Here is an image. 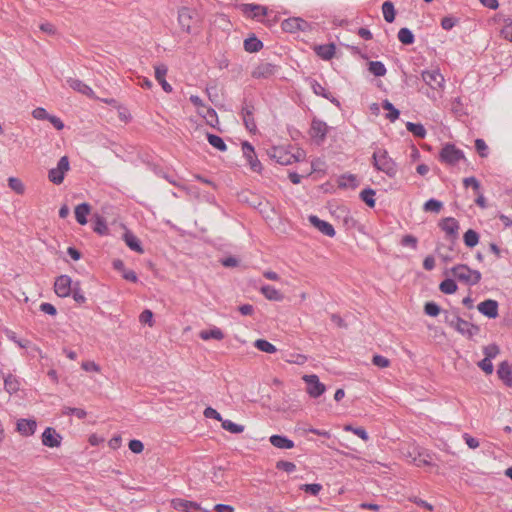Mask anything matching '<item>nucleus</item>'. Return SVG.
I'll use <instances>...</instances> for the list:
<instances>
[{"mask_svg":"<svg viewBox=\"0 0 512 512\" xmlns=\"http://www.w3.org/2000/svg\"><path fill=\"white\" fill-rule=\"evenodd\" d=\"M375 194L374 189L367 187L360 192L359 197L369 208H374L376 205Z\"/></svg>","mask_w":512,"mask_h":512,"instance_id":"nucleus-34","label":"nucleus"},{"mask_svg":"<svg viewBox=\"0 0 512 512\" xmlns=\"http://www.w3.org/2000/svg\"><path fill=\"white\" fill-rule=\"evenodd\" d=\"M398 39L403 45H412L415 42L413 32L406 27H403L398 31Z\"/></svg>","mask_w":512,"mask_h":512,"instance_id":"nucleus-41","label":"nucleus"},{"mask_svg":"<svg viewBox=\"0 0 512 512\" xmlns=\"http://www.w3.org/2000/svg\"><path fill=\"white\" fill-rule=\"evenodd\" d=\"M276 469L292 473L296 470V465L290 461L279 460L276 462Z\"/></svg>","mask_w":512,"mask_h":512,"instance_id":"nucleus-60","label":"nucleus"},{"mask_svg":"<svg viewBox=\"0 0 512 512\" xmlns=\"http://www.w3.org/2000/svg\"><path fill=\"white\" fill-rule=\"evenodd\" d=\"M406 129L415 137L423 139L426 136V129L421 123L407 122Z\"/></svg>","mask_w":512,"mask_h":512,"instance_id":"nucleus-38","label":"nucleus"},{"mask_svg":"<svg viewBox=\"0 0 512 512\" xmlns=\"http://www.w3.org/2000/svg\"><path fill=\"white\" fill-rule=\"evenodd\" d=\"M439 160L450 166L456 165L461 160H466L464 152L452 143H446L440 153Z\"/></svg>","mask_w":512,"mask_h":512,"instance_id":"nucleus-2","label":"nucleus"},{"mask_svg":"<svg viewBox=\"0 0 512 512\" xmlns=\"http://www.w3.org/2000/svg\"><path fill=\"white\" fill-rule=\"evenodd\" d=\"M270 159L280 165H289L299 161L298 156L287 151L283 146H272L266 150Z\"/></svg>","mask_w":512,"mask_h":512,"instance_id":"nucleus-3","label":"nucleus"},{"mask_svg":"<svg viewBox=\"0 0 512 512\" xmlns=\"http://www.w3.org/2000/svg\"><path fill=\"white\" fill-rule=\"evenodd\" d=\"M92 230L100 236L109 235V228L107 226L106 219L99 215H93L92 219Z\"/></svg>","mask_w":512,"mask_h":512,"instance_id":"nucleus-23","label":"nucleus"},{"mask_svg":"<svg viewBox=\"0 0 512 512\" xmlns=\"http://www.w3.org/2000/svg\"><path fill=\"white\" fill-rule=\"evenodd\" d=\"M139 321L142 324H148L150 327L153 326V312L149 309H145L139 316Z\"/></svg>","mask_w":512,"mask_h":512,"instance_id":"nucleus-64","label":"nucleus"},{"mask_svg":"<svg viewBox=\"0 0 512 512\" xmlns=\"http://www.w3.org/2000/svg\"><path fill=\"white\" fill-rule=\"evenodd\" d=\"M168 68L165 64H159L155 66V78L158 83L162 86L163 90L167 93L172 92V86L166 81L165 76Z\"/></svg>","mask_w":512,"mask_h":512,"instance_id":"nucleus-24","label":"nucleus"},{"mask_svg":"<svg viewBox=\"0 0 512 512\" xmlns=\"http://www.w3.org/2000/svg\"><path fill=\"white\" fill-rule=\"evenodd\" d=\"M74 301L78 304H84L86 301V297L84 296V292L81 289L80 282L76 281L74 282V285L72 287L71 294Z\"/></svg>","mask_w":512,"mask_h":512,"instance_id":"nucleus-48","label":"nucleus"},{"mask_svg":"<svg viewBox=\"0 0 512 512\" xmlns=\"http://www.w3.org/2000/svg\"><path fill=\"white\" fill-rule=\"evenodd\" d=\"M497 374L506 386L512 387V369L507 361L499 364Z\"/></svg>","mask_w":512,"mask_h":512,"instance_id":"nucleus-25","label":"nucleus"},{"mask_svg":"<svg viewBox=\"0 0 512 512\" xmlns=\"http://www.w3.org/2000/svg\"><path fill=\"white\" fill-rule=\"evenodd\" d=\"M221 426L224 430L232 433V434H240L244 431L245 426L241 424L234 423L231 420L223 419Z\"/></svg>","mask_w":512,"mask_h":512,"instance_id":"nucleus-44","label":"nucleus"},{"mask_svg":"<svg viewBox=\"0 0 512 512\" xmlns=\"http://www.w3.org/2000/svg\"><path fill=\"white\" fill-rule=\"evenodd\" d=\"M308 82L314 94L321 97H327V90L317 80L309 78Z\"/></svg>","mask_w":512,"mask_h":512,"instance_id":"nucleus-55","label":"nucleus"},{"mask_svg":"<svg viewBox=\"0 0 512 512\" xmlns=\"http://www.w3.org/2000/svg\"><path fill=\"white\" fill-rule=\"evenodd\" d=\"M460 314V311L458 308H452L451 310H444V322L453 328L454 324H456V319H458V316Z\"/></svg>","mask_w":512,"mask_h":512,"instance_id":"nucleus-49","label":"nucleus"},{"mask_svg":"<svg viewBox=\"0 0 512 512\" xmlns=\"http://www.w3.org/2000/svg\"><path fill=\"white\" fill-rule=\"evenodd\" d=\"M336 46L334 43L317 45L314 51L323 60H330L335 55Z\"/></svg>","mask_w":512,"mask_h":512,"instance_id":"nucleus-26","label":"nucleus"},{"mask_svg":"<svg viewBox=\"0 0 512 512\" xmlns=\"http://www.w3.org/2000/svg\"><path fill=\"white\" fill-rule=\"evenodd\" d=\"M358 186L357 177L353 174H344L338 179L339 188L351 187L355 189Z\"/></svg>","mask_w":512,"mask_h":512,"instance_id":"nucleus-35","label":"nucleus"},{"mask_svg":"<svg viewBox=\"0 0 512 512\" xmlns=\"http://www.w3.org/2000/svg\"><path fill=\"white\" fill-rule=\"evenodd\" d=\"M439 289L444 294H453L457 291L458 286L454 279L446 278L440 283Z\"/></svg>","mask_w":512,"mask_h":512,"instance_id":"nucleus-45","label":"nucleus"},{"mask_svg":"<svg viewBox=\"0 0 512 512\" xmlns=\"http://www.w3.org/2000/svg\"><path fill=\"white\" fill-rule=\"evenodd\" d=\"M90 211H91V206H90V204H88L86 202L77 205L75 207V218H76V221L80 225L87 224V222H88L87 216L90 214Z\"/></svg>","mask_w":512,"mask_h":512,"instance_id":"nucleus-29","label":"nucleus"},{"mask_svg":"<svg viewBox=\"0 0 512 512\" xmlns=\"http://www.w3.org/2000/svg\"><path fill=\"white\" fill-rule=\"evenodd\" d=\"M8 186L11 190L16 192L17 194H23L25 191L24 184L22 181L16 177H9L8 178Z\"/></svg>","mask_w":512,"mask_h":512,"instance_id":"nucleus-52","label":"nucleus"},{"mask_svg":"<svg viewBox=\"0 0 512 512\" xmlns=\"http://www.w3.org/2000/svg\"><path fill=\"white\" fill-rule=\"evenodd\" d=\"M475 149L481 158H486L489 154V148L486 142L481 138L475 140Z\"/></svg>","mask_w":512,"mask_h":512,"instance_id":"nucleus-53","label":"nucleus"},{"mask_svg":"<svg viewBox=\"0 0 512 512\" xmlns=\"http://www.w3.org/2000/svg\"><path fill=\"white\" fill-rule=\"evenodd\" d=\"M458 23H459V18L454 17V16H446V17H443L441 20V27L444 30L449 31L454 26H456Z\"/></svg>","mask_w":512,"mask_h":512,"instance_id":"nucleus-58","label":"nucleus"},{"mask_svg":"<svg viewBox=\"0 0 512 512\" xmlns=\"http://www.w3.org/2000/svg\"><path fill=\"white\" fill-rule=\"evenodd\" d=\"M198 113L206 120V123L213 128H215L216 125L219 123L218 115L216 111L211 107L206 106V108L198 110Z\"/></svg>","mask_w":512,"mask_h":512,"instance_id":"nucleus-32","label":"nucleus"},{"mask_svg":"<svg viewBox=\"0 0 512 512\" xmlns=\"http://www.w3.org/2000/svg\"><path fill=\"white\" fill-rule=\"evenodd\" d=\"M171 505L175 510L186 511L189 508L200 509V504L194 501L184 500L180 498L173 499Z\"/></svg>","mask_w":512,"mask_h":512,"instance_id":"nucleus-33","label":"nucleus"},{"mask_svg":"<svg viewBox=\"0 0 512 512\" xmlns=\"http://www.w3.org/2000/svg\"><path fill=\"white\" fill-rule=\"evenodd\" d=\"M442 208H443V203L434 198H430L423 205V210L425 212L439 213Z\"/></svg>","mask_w":512,"mask_h":512,"instance_id":"nucleus-47","label":"nucleus"},{"mask_svg":"<svg viewBox=\"0 0 512 512\" xmlns=\"http://www.w3.org/2000/svg\"><path fill=\"white\" fill-rule=\"evenodd\" d=\"M74 282L68 275H60L56 278L54 283L55 293L62 298L68 297L71 294Z\"/></svg>","mask_w":512,"mask_h":512,"instance_id":"nucleus-10","label":"nucleus"},{"mask_svg":"<svg viewBox=\"0 0 512 512\" xmlns=\"http://www.w3.org/2000/svg\"><path fill=\"white\" fill-rule=\"evenodd\" d=\"M113 268L122 274V277L130 282L136 283L138 281L137 274L133 270L125 268V264L121 259H115L112 262Z\"/></svg>","mask_w":512,"mask_h":512,"instance_id":"nucleus-22","label":"nucleus"},{"mask_svg":"<svg viewBox=\"0 0 512 512\" xmlns=\"http://www.w3.org/2000/svg\"><path fill=\"white\" fill-rule=\"evenodd\" d=\"M270 443L279 449H292L294 442L284 435L274 434L269 438Z\"/></svg>","mask_w":512,"mask_h":512,"instance_id":"nucleus-28","label":"nucleus"},{"mask_svg":"<svg viewBox=\"0 0 512 512\" xmlns=\"http://www.w3.org/2000/svg\"><path fill=\"white\" fill-rule=\"evenodd\" d=\"M42 444L49 448L59 447L62 436L52 427H47L41 436Z\"/></svg>","mask_w":512,"mask_h":512,"instance_id":"nucleus-15","label":"nucleus"},{"mask_svg":"<svg viewBox=\"0 0 512 512\" xmlns=\"http://www.w3.org/2000/svg\"><path fill=\"white\" fill-rule=\"evenodd\" d=\"M451 273L460 282L471 286V268L466 264H458L451 268Z\"/></svg>","mask_w":512,"mask_h":512,"instance_id":"nucleus-19","label":"nucleus"},{"mask_svg":"<svg viewBox=\"0 0 512 512\" xmlns=\"http://www.w3.org/2000/svg\"><path fill=\"white\" fill-rule=\"evenodd\" d=\"M303 380L307 385L306 391L312 398L320 397L326 390L325 385L320 382L319 377L315 374L304 375Z\"/></svg>","mask_w":512,"mask_h":512,"instance_id":"nucleus-8","label":"nucleus"},{"mask_svg":"<svg viewBox=\"0 0 512 512\" xmlns=\"http://www.w3.org/2000/svg\"><path fill=\"white\" fill-rule=\"evenodd\" d=\"M372 164L378 171L394 178L398 172L396 162L388 155L387 150L378 148L372 155Z\"/></svg>","mask_w":512,"mask_h":512,"instance_id":"nucleus-1","label":"nucleus"},{"mask_svg":"<svg viewBox=\"0 0 512 512\" xmlns=\"http://www.w3.org/2000/svg\"><path fill=\"white\" fill-rule=\"evenodd\" d=\"M372 364L380 367V368H386L390 365V360L382 355L375 354L372 357Z\"/></svg>","mask_w":512,"mask_h":512,"instance_id":"nucleus-61","label":"nucleus"},{"mask_svg":"<svg viewBox=\"0 0 512 512\" xmlns=\"http://www.w3.org/2000/svg\"><path fill=\"white\" fill-rule=\"evenodd\" d=\"M245 158H246L251 170H253L254 172H258V173L261 172L262 164L258 160L256 153L252 154L251 156H246Z\"/></svg>","mask_w":512,"mask_h":512,"instance_id":"nucleus-59","label":"nucleus"},{"mask_svg":"<svg viewBox=\"0 0 512 512\" xmlns=\"http://www.w3.org/2000/svg\"><path fill=\"white\" fill-rule=\"evenodd\" d=\"M17 431L23 436H31L35 433L37 423L34 419H19L16 424Z\"/></svg>","mask_w":512,"mask_h":512,"instance_id":"nucleus-20","label":"nucleus"},{"mask_svg":"<svg viewBox=\"0 0 512 512\" xmlns=\"http://www.w3.org/2000/svg\"><path fill=\"white\" fill-rule=\"evenodd\" d=\"M300 490L310 495L317 496L322 490V485L319 483L303 484L300 486Z\"/></svg>","mask_w":512,"mask_h":512,"instance_id":"nucleus-56","label":"nucleus"},{"mask_svg":"<svg viewBox=\"0 0 512 512\" xmlns=\"http://www.w3.org/2000/svg\"><path fill=\"white\" fill-rule=\"evenodd\" d=\"M278 70L279 66L268 62H262L253 69L251 76L255 79H268Z\"/></svg>","mask_w":512,"mask_h":512,"instance_id":"nucleus-14","label":"nucleus"},{"mask_svg":"<svg viewBox=\"0 0 512 512\" xmlns=\"http://www.w3.org/2000/svg\"><path fill=\"white\" fill-rule=\"evenodd\" d=\"M382 13L386 22L392 23L395 20L396 10L391 1H385L382 4Z\"/></svg>","mask_w":512,"mask_h":512,"instance_id":"nucleus-36","label":"nucleus"},{"mask_svg":"<svg viewBox=\"0 0 512 512\" xmlns=\"http://www.w3.org/2000/svg\"><path fill=\"white\" fill-rule=\"evenodd\" d=\"M498 302L496 300H493V299H486L482 302H480L477 306L478 308V311L490 318V319H495L497 316H498Z\"/></svg>","mask_w":512,"mask_h":512,"instance_id":"nucleus-17","label":"nucleus"},{"mask_svg":"<svg viewBox=\"0 0 512 512\" xmlns=\"http://www.w3.org/2000/svg\"><path fill=\"white\" fill-rule=\"evenodd\" d=\"M4 386L9 393H13L19 390V383L12 375H8L4 379Z\"/></svg>","mask_w":512,"mask_h":512,"instance_id":"nucleus-57","label":"nucleus"},{"mask_svg":"<svg viewBox=\"0 0 512 512\" xmlns=\"http://www.w3.org/2000/svg\"><path fill=\"white\" fill-rule=\"evenodd\" d=\"M417 244H418V239L411 234H407V235L403 236L401 239L402 246H405V247L409 246L414 250L417 249Z\"/></svg>","mask_w":512,"mask_h":512,"instance_id":"nucleus-62","label":"nucleus"},{"mask_svg":"<svg viewBox=\"0 0 512 512\" xmlns=\"http://www.w3.org/2000/svg\"><path fill=\"white\" fill-rule=\"evenodd\" d=\"M438 225L446 233L447 240L455 243L458 238V221L453 217H446L442 219Z\"/></svg>","mask_w":512,"mask_h":512,"instance_id":"nucleus-9","label":"nucleus"},{"mask_svg":"<svg viewBox=\"0 0 512 512\" xmlns=\"http://www.w3.org/2000/svg\"><path fill=\"white\" fill-rule=\"evenodd\" d=\"M500 353V348L497 344L492 343L485 347H483V354L485 355V358L493 359Z\"/></svg>","mask_w":512,"mask_h":512,"instance_id":"nucleus-54","label":"nucleus"},{"mask_svg":"<svg viewBox=\"0 0 512 512\" xmlns=\"http://www.w3.org/2000/svg\"><path fill=\"white\" fill-rule=\"evenodd\" d=\"M240 11L247 17L261 21V17L267 15V8L262 5L245 3L239 6Z\"/></svg>","mask_w":512,"mask_h":512,"instance_id":"nucleus-13","label":"nucleus"},{"mask_svg":"<svg viewBox=\"0 0 512 512\" xmlns=\"http://www.w3.org/2000/svg\"><path fill=\"white\" fill-rule=\"evenodd\" d=\"M123 240L132 251L140 254L144 253L141 241L131 231L126 230L123 234Z\"/></svg>","mask_w":512,"mask_h":512,"instance_id":"nucleus-27","label":"nucleus"},{"mask_svg":"<svg viewBox=\"0 0 512 512\" xmlns=\"http://www.w3.org/2000/svg\"><path fill=\"white\" fill-rule=\"evenodd\" d=\"M70 169L69 158L67 156H62L55 168H52L48 172V179L55 185H60L63 183L65 174Z\"/></svg>","mask_w":512,"mask_h":512,"instance_id":"nucleus-5","label":"nucleus"},{"mask_svg":"<svg viewBox=\"0 0 512 512\" xmlns=\"http://www.w3.org/2000/svg\"><path fill=\"white\" fill-rule=\"evenodd\" d=\"M282 30L288 33H295L297 31H307L310 24L302 18L292 17L285 19L281 23Z\"/></svg>","mask_w":512,"mask_h":512,"instance_id":"nucleus-12","label":"nucleus"},{"mask_svg":"<svg viewBox=\"0 0 512 512\" xmlns=\"http://www.w3.org/2000/svg\"><path fill=\"white\" fill-rule=\"evenodd\" d=\"M206 137H207L209 144L211 146H213L215 149L222 151V152L227 150V145L220 136L212 134V133H207Z\"/></svg>","mask_w":512,"mask_h":512,"instance_id":"nucleus-39","label":"nucleus"},{"mask_svg":"<svg viewBox=\"0 0 512 512\" xmlns=\"http://www.w3.org/2000/svg\"><path fill=\"white\" fill-rule=\"evenodd\" d=\"M200 338L203 340L216 339L222 340L224 338V333L220 328L214 327L210 330H203L199 334Z\"/></svg>","mask_w":512,"mask_h":512,"instance_id":"nucleus-40","label":"nucleus"},{"mask_svg":"<svg viewBox=\"0 0 512 512\" xmlns=\"http://www.w3.org/2000/svg\"><path fill=\"white\" fill-rule=\"evenodd\" d=\"M329 127L326 122L314 117L311 121L309 135L317 145L324 143Z\"/></svg>","mask_w":512,"mask_h":512,"instance_id":"nucleus-6","label":"nucleus"},{"mask_svg":"<svg viewBox=\"0 0 512 512\" xmlns=\"http://www.w3.org/2000/svg\"><path fill=\"white\" fill-rule=\"evenodd\" d=\"M424 313L431 317H437L441 313V308L436 302L428 301L424 305Z\"/></svg>","mask_w":512,"mask_h":512,"instance_id":"nucleus-50","label":"nucleus"},{"mask_svg":"<svg viewBox=\"0 0 512 512\" xmlns=\"http://www.w3.org/2000/svg\"><path fill=\"white\" fill-rule=\"evenodd\" d=\"M368 70L376 77H382L387 72L385 65L381 61H370L368 63Z\"/></svg>","mask_w":512,"mask_h":512,"instance_id":"nucleus-42","label":"nucleus"},{"mask_svg":"<svg viewBox=\"0 0 512 512\" xmlns=\"http://www.w3.org/2000/svg\"><path fill=\"white\" fill-rule=\"evenodd\" d=\"M344 430L354 433L365 442L369 440V435L363 427H353L351 424H347L344 426Z\"/></svg>","mask_w":512,"mask_h":512,"instance_id":"nucleus-51","label":"nucleus"},{"mask_svg":"<svg viewBox=\"0 0 512 512\" xmlns=\"http://www.w3.org/2000/svg\"><path fill=\"white\" fill-rule=\"evenodd\" d=\"M197 17L198 14L188 7H182L178 11L179 25L181 26L182 30L187 33L192 32L191 29L193 24H195L198 21Z\"/></svg>","mask_w":512,"mask_h":512,"instance_id":"nucleus-7","label":"nucleus"},{"mask_svg":"<svg viewBox=\"0 0 512 512\" xmlns=\"http://www.w3.org/2000/svg\"><path fill=\"white\" fill-rule=\"evenodd\" d=\"M254 347L262 352L269 354L275 353L277 351L276 346L265 339H257L254 342Z\"/></svg>","mask_w":512,"mask_h":512,"instance_id":"nucleus-46","label":"nucleus"},{"mask_svg":"<svg viewBox=\"0 0 512 512\" xmlns=\"http://www.w3.org/2000/svg\"><path fill=\"white\" fill-rule=\"evenodd\" d=\"M463 241L467 247L473 248L479 243V234L473 229H468L463 235Z\"/></svg>","mask_w":512,"mask_h":512,"instance_id":"nucleus-43","label":"nucleus"},{"mask_svg":"<svg viewBox=\"0 0 512 512\" xmlns=\"http://www.w3.org/2000/svg\"><path fill=\"white\" fill-rule=\"evenodd\" d=\"M453 329H455L458 333H460L463 336H466L467 338L471 339L475 335H477L480 332V327L478 325L472 324L467 320H464L463 318L458 316V319H456V324H454Z\"/></svg>","mask_w":512,"mask_h":512,"instance_id":"nucleus-11","label":"nucleus"},{"mask_svg":"<svg viewBox=\"0 0 512 512\" xmlns=\"http://www.w3.org/2000/svg\"><path fill=\"white\" fill-rule=\"evenodd\" d=\"M66 82L69 85V87L72 88L73 90H75L83 95H86L88 97L94 96V91L92 90V88L90 86H88L87 84H85L83 81L70 77V78H67Z\"/></svg>","mask_w":512,"mask_h":512,"instance_id":"nucleus-21","label":"nucleus"},{"mask_svg":"<svg viewBox=\"0 0 512 512\" xmlns=\"http://www.w3.org/2000/svg\"><path fill=\"white\" fill-rule=\"evenodd\" d=\"M309 222L318 229L322 234L333 237L335 236V229L334 227L327 221L321 220L316 215H310L309 216Z\"/></svg>","mask_w":512,"mask_h":512,"instance_id":"nucleus-18","label":"nucleus"},{"mask_svg":"<svg viewBox=\"0 0 512 512\" xmlns=\"http://www.w3.org/2000/svg\"><path fill=\"white\" fill-rule=\"evenodd\" d=\"M260 292L264 295V297L271 301H282L284 299V295L275 287L271 285H263L260 288Z\"/></svg>","mask_w":512,"mask_h":512,"instance_id":"nucleus-31","label":"nucleus"},{"mask_svg":"<svg viewBox=\"0 0 512 512\" xmlns=\"http://www.w3.org/2000/svg\"><path fill=\"white\" fill-rule=\"evenodd\" d=\"M254 113L255 106L253 100L245 97L242 102L241 116L246 129L251 133H255L257 131Z\"/></svg>","mask_w":512,"mask_h":512,"instance_id":"nucleus-4","label":"nucleus"},{"mask_svg":"<svg viewBox=\"0 0 512 512\" xmlns=\"http://www.w3.org/2000/svg\"><path fill=\"white\" fill-rule=\"evenodd\" d=\"M463 185L465 188L472 187L475 192H479L481 187L480 182L474 176L464 178Z\"/></svg>","mask_w":512,"mask_h":512,"instance_id":"nucleus-63","label":"nucleus"},{"mask_svg":"<svg viewBox=\"0 0 512 512\" xmlns=\"http://www.w3.org/2000/svg\"><path fill=\"white\" fill-rule=\"evenodd\" d=\"M382 107L384 110L388 111L386 114V118L389 119L391 122H395L399 116L400 111L395 108V106L387 99L383 100Z\"/></svg>","mask_w":512,"mask_h":512,"instance_id":"nucleus-37","label":"nucleus"},{"mask_svg":"<svg viewBox=\"0 0 512 512\" xmlns=\"http://www.w3.org/2000/svg\"><path fill=\"white\" fill-rule=\"evenodd\" d=\"M423 81L432 89L443 87L444 77L439 70H425L421 74Z\"/></svg>","mask_w":512,"mask_h":512,"instance_id":"nucleus-16","label":"nucleus"},{"mask_svg":"<svg viewBox=\"0 0 512 512\" xmlns=\"http://www.w3.org/2000/svg\"><path fill=\"white\" fill-rule=\"evenodd\" d=\"M243 46L245 51L249 53H256L263 48V42L252 34L244 40Z\"/></svg>","mask_w":512,"mask_h":512,"instance_id":"nucleus-30","label":"nucleus"}]
</instances>
